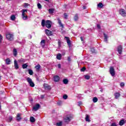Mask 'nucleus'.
<instances>
[{"mask_svg":"<svg viewBox=\"0 0 126 126\" xmlns=\"http://www.w3.org/2000/svg\"><path fill=\"white\" fill-rule=\"evenodd\" d=\"M41 26L42 27H47L48 29L49 28H51L52 27V22H50V20H47L46 22L45 21V20H42L41 21Z\"/></svg>","mask_w":126,"mask_h":126,"instance_id":"obj_1","label":"nucleus"},{"mask_svg":"<svg viewBox=\"0 0 126 126\" xmlns=\"http://www.w3.org/2000/svg\"><path fill=\"white\" fill-rule=\"evenodd\" d=\"M22 11V16L23 20H27V19H28V16L26 15V13H27V9H23Z\"/></svg>","mask_w":126,"mask_h":126,"instance_id":"obj_2","label":"nucleus"},{"mask_svg":"<svg viewBox=\"0 0 126 126\" xmlns=\"http://www.w3.org/2000/svg\"><path fill=\"white\" fill-rule=\"evenodd\" d=\"M63 120L65 123H68V122H70V121L72 120V116L70 115H67L63 118Z\"/></svg>","mask_w":126,"mask_h":126,"instance_id":"obj_3","label":"nucleus"},{"mask_svg":"<svg viewBox=\"0 0 126 126\" xmlns=\"http://www.w3.org/2000/svg\"><path fill=\"white\" fill-rule=\"evenodd\" d=\"M6 37L9 41H12L13 40V35L10 33H7L6 34Z\"/></svg>","mask_w":126,"mask_h":126,"instance_id":"obj_4","label":"nucleus"},{"mask_svg":"<svg viewBox=\"0 0 126 126\" xmlns=\"http://www.w3.org/2000/svg\"><path fill=\"white\" fill-rule=\"evenodd\" d=\"M27 81H28V83L30 84L31 87H34L35 86V84L32 81V79L30 77L27 78Z\"/></svg>","mask_w":126,"mask_h":126,"instance_id":"obj_5","label":"nucleus"},{"mask_svg":"<svg viewBox=\"0 0 126 126\" xmlns=\"http://www.w3.org/2000/svg\"><path fill=\"white\" fill-rule=\"evenodd\" d=\"M119 13L122 16H123V17H125V16H126V12L125 9H120L119 10Z\"/></svg>","mask_w":126,"mask_h":126,"instance_id":"obj_6","label":"nucleus"},{"mask_svg":"<svg viewBox=\"0 0 126 126\" xmlns=\"http://www.w3.org/2000/svg\"><path fill=\"white\" fill-rule=\"evenodd\" d=\"M109 72L110 74H111L112 76H115L116 73L115 72V69H114V67L112 66L110 67Z\"/></svg>","mask_w":126,"mask_h":126,"instance_id":"obj_7","label":"nucleus"},{"mask_svg":"<svg viewBox=\"0 0 126 126\" xmlns=\"http://www.w3.org/2000/svg\"><path fill=\"white\" fill-rule=\"evenodd\" d=\"M117 51H118L119 54H120V55H121L122 54V53L123 52V47L121 45L119 46L117 48Z\"/></svg>","mask_w":126,"mask_h":126,"instance_id":"obj_8","label":"nucleus"},{"mask_svg":"<svg viewBox=\"0 0 126 126\" xmlns=\"http://www.w3.org/2000/svg\"><path fill=\"white\" fill-rule=\"evenodd\" d=\"M45 33L48 36H51V35H53V32H52V31H51L48 29L45 30Z\"/></svg>","mask_w":126,"mask_h":126,"instance_id":"obj_9","label":"nucleus"},{"mask_svg":"<svg viewBox=\"0 0 126 126\" xmlns=\"http://www.w3.org/2000/svg\"><path fill=\"white\" fill-rule=\"evenodd\" d=\"M39 108H40V104L37 103L33 107L32 110H34V111H38V110H39Z\"/></svg>","mask_w":126,"mask_h":126,"instance_id":"obj_10","label":"nucleus"},{"mask_svg":"<svg viewBox=\"0 0 126 126\" xmlns=\"http://www.w3.org/2000/svg\"><path fill=\"white\" fill-rule=\"evenodd\" d=\"M54 81L55 82H59L60 81V77L58 75H55L53 77Z\"/></svg>","mask_w":126,"mask_h":126,"instance_id":"obj_11","label":"nucleus"},{"mask_svg":"<svg viewBox=\"0 0 126 126\" xmlns=\"http://www.w3.org/2000/svg\"><path fill=\"white\" fill-rule=\"evenodd\" d=\"M43 86L45 90H51V86H49V85L47 84H44Z\"/></svg>","mask_w":126,"mask_h":126,"instance_id":"obj_12","label":"nucleus"},{"mask_svg":"<svg viewBox=\"0 0 126 126\" xmlns=\"http://www.w3.org/2000/svg\"><path fill=\"white\" fill-rule=\"evenodd\" d=\"M22 114L21 113H18L17 115V121H18V122H20V121H21V116Z\"/></svg>","mask_w":126,"mask_h":126,"instance_id":"obj_13","label":"nucleus"},{"mask_svg":"<svg viewBox=\"0 0 126 126\" xmlns=\"http://www.w3.org/2000/svg\"><path fill=\"white\" fill-rule=\"evenodd\" d=\"M14 66L15 69H18V68H19V66H18V64L17 63V61L16 60L14 61Z\"/></svg>","mask_w":126,"mask_h":126,"instance_id":"obj_14","label":"nucleus"},{"mask_svg":"<svg viewBox=\"0 0 126 126\" xmlns=\"http://www.w3.org/2000/svg\"><path fill=\"white\" fill-rule=\"evenodd\" d=\"M85 120H86V122H88L89 123H90V116H89V115H86Z\"/></svg>","mask_w":126,"mask_h":126,"instance_id":"obj_15","label":"nucleus"},{"mask_svg":"<svg viewBox=\"0 0 126 126\" xmlns=\"http://www.w3.org/2000/svg\"><path fill=\"white\" fill-rule=\"evenodd\" d=\"M58 21V24H59L60 27H62V28H63V25L62 23V21L60 19H57Z\"/></svg>","mask_w":126,"mask_h":126,"instance_id":"obj_16","label":"nucleus"},{"mask_svg":"<svg viewBox=\"0 0 126 126\" xmlns=\"http://www.w3.org/2000/svg\"><path fill=\"white\" fill-rule=\"evenodd\" d=\"M56 59L59 61H61V60H62V54H61V53L58 54L56 57Z\"/></svg>","mask_w":126,"mask_h":126,"instance_id":"obj_17","label":"nucleus"},{"mask_svg":"<svg viewBox=\"0 0 126 126\" xmlns=\"http://www.w3.org/2000/svg\"><path fill=\"white\" fill-rule=\"evenodd\" d=\"M35 68H36V71H39V70H40V68H41V65L38 64L35 66Z\"/></svg>","mask_w":126,"mask_h":126,"instance_id":"obj_18","label":"nucleus"},{"mask_svg":"<svg viewBox=\"0 0 126 126\" xmlns=\"http://www.w3.org/2000/svg\"><path fill=\"white\" fill-rule=\"evenodd\" d=\"M49 13L50 14H53V13L55 11V9L54 8H50L48 9Z\"/></svg>","mask_w":126,"mask_h":126,"instance_id":"obj_19","label":"nucleus"},{"mask_svg":"<svg viewBox=\"0 0 126 126\" xmlns=\"http://www.w3.org/2000/svg\"><path fill=\"white\" fill-rule=\"evenodd\" d=\"M45 43H46V41L45 40H41L40 42L41 45L43 48L45 47Z\"/></svg>","mask_w":126,"mask_h":126,"instance_id":"obj_20","label":"nucleus"},{"mask_svg":"<svg viewBox=\"0 0 126 126\" xmlns=\"http://www.w3.org/2000/svg\"><path fill=\"white\" fill-rule=\"evenodd\" d=\"M65 38L66 39V41H67V43L68 45V46L70 45V40H69V38H68V37H65Z\"/></svg>","mask_w":126,"mask_h":126,"instance_id":"obj_21","label":"nucleus"},{"mask_svg":"<svg viewBox=\"0 0 126 126\" xmlns=\"http://www.w3.org/2000/svg\"><path fill=\"white\" fill-rule=\"evenodd\" d=\"M13 53L14 57H16V56H17V50H16V49H13Z\"/></svg>","mask_w":126,"mask_h":126,"instance_id":"obj_22","label":"nucleus"},{"mask_svg":"<svg viewBox=\"0 0 126 126\" xmlns=\"http://www.w3.org/2000/svg\"><path fill=\"white\" fill-rule=\"evenodd\" d=\"M125 125V120H122L119 122V126H124Z\"/></svg>","mask_w":126,"mask_h":126,"instance_id":"obj_23","label":"nucleus"},{"mask_svg":"<svg viewBox=\"0 0 126 126\" xmlns=\"http://www.w3.org/2000/svg\"><path fill=\"white\" fill-rule=\"evenodd\" d=\"M114 96H115L116 99H118V98H119V97H120V93H116L115 94H114Z\"/></svg>","mask_w":126,"mask_h":126,"instance_id":"obj_24","label":"nucleus"},{"mask_svg":"<svg viewBox=\"0 0 126 126\" xmlns=\"http://www.w3.org/2000/svg\"><path fill=\"white\" fill-rule=\"evenodd\" d=\"M103 35L104 36V41L105 42H107L108 41V35H107V34H106V33H104Z\"/></svg>","mask_w":126,"mask_h":126,"instance_id":"obj_25","label":"nucleus"},{"mask_svg":"<svg viewBox=\"0 0 126 126\" xmlns=\"http://www.w3.org/2000/svg\"><path fill=\"white\" fill-rule=\"evenodd\" d=\"M84 77L85 78V79H86L87 80H89V79H90V78H91V77L89 75H84Z\"/></svg>","mask_w":126,"mask_h":126,"instance_id":"obj_26","label":"nucleus"},{"mask_svg":"<svg viewBox=\"0 0 126 126\" xmlns=\"http://www.w3.org/2000/svg\"><path fill=\"white\" fill-rule=\"evenodd\" d=\"M74 19L75 21H77V20H78V15L77 14L75 15Z\"/></svg>","mask_w":126,"mask_h":126,"instance_id":"obj_27","label":"nucleus"},{"mask_svg":"<svg viewBox=\"0 0 126 126\" xmlns=\"http://www.w3.org/2000/svg\"><path fill=\"white\" fill-rule=\"evenodd\" d=\"M6 64H10V59L9 58L6 59Z\"/></svg>","mask_w":126,"mask_h":126,"instance_id":"obj_28","label":"nucleus"},{"mask_svg":"<svg viewBox=\"0 0 126 126\" xmlns=\"http://www.w3.org/2000/svg\"><path fill=\"white\" fill-rule=\"evenodd\" d=\"M94 103H96L98 101V98L96 97H94L93 99Z\"/></svg>","mask_w":126,"mask_h":126,"instance_id":"obj_29","label":"nucleus"},{"mask_svg":"<svg viewBox=\"0 0 126 126\" xmlns=\"http://www.w3.org/2000/svg\"><path fill=\"white\" fill-rule=\"evenodd\" d=\"M27 66H28V65L27 64V63H25L22 65V68L24 69H25V68H27Z\"/></svg>","mask_w":126,"mask_h":126,"instance_id":"obj_30","label":"nucleus"},{"mask_svg":"<svg viewBox=\"0 0 126 126\" xmlns=\"http://www.w3.org/2000/svg\"><path fill=\"white\" fill-rule=\"evenodd\" d=\"M63 83H64V84H67V83H68V80H67V79H63Z\"/></svg>","mask_w":126,"mask_h":126,"instance_id":"obj_31","label":"nucleus"},{"mask_svg":"<svg viewBox=\"0 0 126 126\" xmlns=\"http://www.w3.org/2000/svg\"><path fill=\"white\" fill-rule=\"evenodd\" d=\"M30 5V4H29L28 3H25L23 4V6L24 7H25V8H26V7H28V6H29Z\"/></svg>","mask_w":126,"mask_h":126,"instance_id":"obj_32","label":"nucleus"},{"mask_svg":"<svg viewBox=\"0 0 126 126\" xmlns=\"http://www.w3.org/2000/svg\"><path fill=\"white\" fill-rule=\"evenodd\" d=\"M103 6H104V5H103V3H99L97 4V7H100V8H102V7H103Z\"/></svg>","mask_w":126,"mask_h":126,"instance_id":"obj_33","label":"nucleus"},{"mask_svg":"<svg viewBox=\"0 0 126 126\" xmlns=\"http://www.w3.org/2000/svg\"><path fill=\"white\" fill-rule=\"evenodd\" d=\"M12 119L13 118L12 117V116L9 117L8 119L7 120V122H8V123H10V122L12 121Z\"/></svg>","mask_w":126,"mask_h":126,"instance_id":"obj_34","label":"nucleus"},{"mask_svg":"<svg viewBox=\"0 0 126 126\" xmlns=\"http://www.w3.org/2000/svg\"><path fill=\"white\" fill-rule=\"evenodd\" d=\"M30 121L31 123H34L35 122V118L33 117H31L30 118Z\"/></svg>","mask_w":126,"mask_h":126,"instance_id":"obj_35","label":"nucleus"},{"mask_svg":"<svg viewBox=\"0 0 126 126\" xmlns=\"http://www.w3.org/2000/svg\"><path fill=\"white\" fill-rule=\"evenodd\" d=\"M57 126H63V122L62 121L58 122L56 124Z\"/></svg>","mask_w":126,"mask_h":126,"instance_id":"obj_36","label":"nucleus"},{"mask_svg":"<svg viewBox=\"0 0 126 126\" xmlns=\"http://www.w3.org/2000/svg\"><path fill=\"white\" fill-rule=\"evenodd\" d=\"M29 73L30 75H33V71L31 69H29Z\"/></svg>","mask_w":126,"mask_h":126,"instance_id":"obj_37","label":"nucleus"},{"mask_svg":"<svg viewBox=\"0 0 126 126\" xmlns=\"http://www.w3.org/2000/svg\"><path fill=\"white\" fill-rule=\"evenodd\" d=\"M37 7L39 9H41V8H42V5L41 4H40V3H37Z\"/></svg>","mask_w":126,"mask_h":126,"instance_id":"obj_38","label":"nucleus"},{"mask_svg":"<svg viewBox=\"0 0 126 126\" xmlns=\"http://www.w3.org/2000/svg\"><path fill=\"white\" fill-rule=\"evenodd\" d=\"M11 20H15V16H14V15H13L11 16Z\"/></svg>","mask_w":126,"mask_h":126,"instance_id":"obj_39","label":"nucleus"},{"mask_svg":"<svg viewBox=\"0 0 126 126\" xmlns=\"http://www.w3.org/2000/svg\"><path fill=\"white\" fill-rule=\"evenodd\" d=\"M19 63H25V60L23 59H21L20 60H19Z\"/></svg>","mask_w":126,"mask_h":126,"instance_id":"obj_40","label":"nucleus"},{"mask_svg":"<svg viewBox=\"0 0 126 126\" xmlns=\"http://www.w3.org/2000/svg\"><path fill=\"white\" fill-rule=\"evenodd\" d=\"M67 95L64 94L63 95V99H64V100H66V99H67Z\"/></svg>","mask_w":126,"mask_h":126,"instance_id":"obj_41","label":"nucleus"},{"mask_svg":"<svg viewBox=\"0 0 126 126\" xmlns=\"http://www.w3.org/2000/svg\"><path fill=\"white\" fill-rule=\"evenodd\" d=\"M91 52L93 53V54H95V53H96L94 48H91Z\"/></svg>","mask_w":126,"mask_h":126,"instance_id":"obj_42","label":"nucleus"},{"mask_svg":"<svg viewBox=\"0 0 126 126\" xmlns=\"http://www.w3.org/2000/svg\"><path fill=\"white\" fill-rule=\"evenodd\" d=\"M120 86H121V87H124L125 86V83L121 82L120 83Z\"/></svg>","mask_w":126,"mask_h":126,"instance_id":"obj_43","label":"nucleus"},{"mask_svg":"<svg viewBox=\"0 0 126 126\" xmlns=\"http://www.w3.org/2000/svg\"><path fill=\"white\" fill-rule=\"evenodd\" d=\"M64 18L65 19H67V14H66V13L64 14Z\"/></svg>","mask_w":126,"mask_h":126,"instance_id":"obj_44","label":"nucleus"},{"mask_svg":"<svg viewBox=\"0 0 126 126\" xmlns=\"http://www.w3.org/2000/svg\"><path fill=\"white\" fill-rule=\"evenodd\" d=\"M111 126H117V124L116 123H112L111 124Z\"/></svg>","mask_w":126,"mask_h":126,"instance_id":"obj_45","label":"nucleus"},{"mask_svg":"<svg viewBox=\"0 0 126 126\" xmlns=\"http://www.w3.org/2000/svg\"><path fill=\"white\" fill-rule=\"evenodd\" d=\"M67 61L68 62H69V63H70V62H71V58H70V57H68Z\"/></svg>","mask_w":126,"mask_h":126,"instance_id":"obj_46","label":"nucleus"},{"mask_svg":"<svg viewBox=\"0 0 126 126\" xmlns=\"http://www.w3.org/2000/svg\"><path fill=\"white\" fill-rule=\"evenodd\" d=\"M1 41H2V36L0 34V43H1Z\"/></svg>","mask_w":126,"mask_h":126,"instance_id":"obj_47","label":"nucleus"},{"mask_svg":"<svg viewBox=\"0 0 126 126\" xmlns=\"http://www.w3.org/2000/svg\"><path fill=\"white\" fill-rule=\"evenodd\" d=\"M86 69V68H85V67H84L83 68H82V69H81V70L82 71H84V70H85Z\"/></svg>","mask_w":126,"mask_h":126,"instance_id":"obj_48","label":"nucleus"},{"mask_svg":"<svg viewBox=\"0 0 126 126\" xmlns=\"http://www.w3.org/2000/svg\"><path fill=\"white\" fill-rule=\"evenodd\" d=\"M96 27H97V28H98V29H100V28H101V27L100 26V25H99V24H97V25H96Z\"/></svg>","mask_w":126,"mask_h":126,"instance_id":"obj_49","label":"nucleus"},{"mask_svg":"<svg viewBox=\"0 0 126 126\" xmlns=\"http://www.w3.org/2000/svg\"><path fill=\"white\" fill-rule=\"evenodd\" d=\"M62 65H61V64H58V68H61Z\"/></svg>","mask_w":126,"mask_h":126,"instance_id":"obj_50","label":"nucleus"},{"mask_svg":"<svg viewBox=\"0 0 126 126\" xmlns=\"http://www.w3.org/2000/svg\"><path fill=\"white\" fill-rule=\"evenodd\" d=\"M78 103H79V106H80V105H82V102H81V101H79Z\"/></svg>","mask_w":126,"mask_h":126,"instance_id":"obj_51","label":"nucleus"},{"mask_svg":"<svg viewBox=\"0 0 126 126\" xmlns=\"http://www.w3.org/2000/svg\"><path fill=\"white\" fill-rule=\"evenodd\" d=\"M80 38H81V41H84L83 37H82L81 36Z\"/></svg>","mask_w":126,"mask_h":126,"instance_id":"obj_52","label":"nucleus"},{"mask_svg":"<svg viewBox=\"0 0 126 126\" xmlns=\"http://www.w3.org/2000/svg\"><path fill=\"white\" fill-rule=\"evenodd\" d=\"M83 9H86V6H83Z\"/></svg>","mask_w":126,"mask_h":126,"instance_id":"obj_53","label":"nucleus"},{"mask_svg":"<svg viewBox=\"0 0 126 126\" xmlns=\"http://www.w3.org/2000/svg\"><path fill=\"white\" fill-rule=\"evenodd\" d=\"M58 105H61V102H58Z\"/></svg>","mask_w":126,"mask_h":126,"instance_id":"obj_54","label":"nucleus"},{"mask_svg":"<svg viewBox=\"0 0 126 126\" xmlns=\"http://www.w3.org/2000/svg\"><path fill=\"white\" fill-rule=\"evenodd\" d=\"M58 44L59 46H61V42H60V41H59Z\"/></svg>","mask_w":126,"mask_h":126,"instance_id":"obj_55","label":"nucleus"},{"mask_svg":"<svg viewBox=\"0 0 126 126\" xmlns=\"http://www.w3.org/2000/svg\"><path fill=\"white\" fill-rule=\"evenodd\" d=\"M45 97V95H41V98H44Z\"/></svg>","mask_w":126,"mask_h":126,"instance_id":"obj_56","label":"nucleus"},{"mask_svg":"<svg viewBox=\"0 0 126 126\" xmlns=\"http://www.w3.org/2000/svg\"><path fill=\"white\" fill-rule=\"evenodd\" d=\"M45 1H47L48 2H49V0H45Z\"/></svg>","mask_w":126,"mask_h":126,"instance_id":"obj_57","label":"nucleus"},{"mask_svg":"<svg viewBox=\"0 0 126 126\" xmlns=\"http://www.w3.org/2000/svg\"><path fill=\"white\" fill-rule=\"evenodd\" d=\"M8 1H10V0H7Z\"/></svg>","mask_w":126,"mask_h":126,"instance_id":"obj_58","label":"nucleus"}]
</instances>
